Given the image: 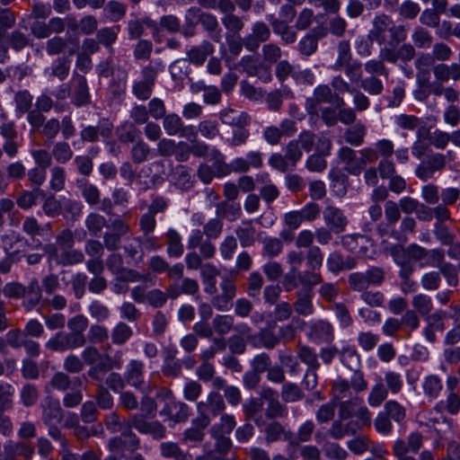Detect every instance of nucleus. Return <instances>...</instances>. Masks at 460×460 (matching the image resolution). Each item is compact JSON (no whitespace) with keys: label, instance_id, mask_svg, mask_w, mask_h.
<instances>
[{"label":"nucleus","instance_id":"cd10ccee","mask_svg":"<svg viewBox=\"0 0 460 460\" xmlns=\"http://www.w3.org/2000/svg\"><path fill=\"white\" fill-rule=\"evenodd\" d=\"M49 385L58 391L65 392L70 388L81 387L83 381L79 376L71 378L67 374L58 371L52 376Z\"/></svg>","mask_w":460,"mask_h":460},{"label":"nucleus","instance_id":"864d4df0","mask_svg":"<svg viewBox=\"0 0 460 460\" xmlns=\"http://www.w3.org/2000/svg\"><path fill=\"white\" fill-rule=\"evenodd\" d=\"M221 23L226 31V36L230 37L240 36V32L244 28L243 21L235 14L223 16L221 18Z\"/></svg>","mask_w":460,"mask_h":460},{"label":"nucleus","instance_id":"58836bf2","mask_svg":"<svg viewBox=\"0 0 460 460\" xmlns=\"http://www.w3.org/2000/svg\"><path fill=\"white\" fill-rule=\"evenodd\" d=\"M340 360L350 370H358L360 367V357L353 346H345L339 349Z\"/></svg>","mask_w":460,"mask_h":460},{"label":"nucleus","instance_id":"de8ad7c7","mask_svg":"<svg viewBox=\"0 0 460 460\" xmlns=\"http://www.w3.org/2000/svg\"><path fill=\"white\" fill-rule=\"evenodd\" d=\"M388 392L381 378L377 379L371 388L367 402L371 407L376 408L387 398Z\"/></svg>","mask_w":460,"mask_h":460},{"label":"nucleus","instance_id":"c9c22d12","mask_svg":"<svg viewBox=\"0 0 460 460\" xmlns=\"http://www.w3.org/2000/svg\"><path fill=\"white\" fill-rule=\"evenodd\" d=\"M343 420L340 418L335 420L330 429L328 430V434L334 439H341L345 436L353 435L357 432L358 427V424L354 421H349L346 424L342 423Z\"/></svg>","mask_w":460,"mask_h":460},{"label":"nucleus","instance_id":"052dcab7","mask_svg":"<svg viewBox=\"0 0 460 460\" xmlns=\"http://www.w3.org/2000/svg\"><path fill=\"white\" fill-rule=\"evenodd\" d=\"M297 358L307 365V368L319 369L320 367L315 350L307 345L298 346Z\"/></svg>","mask_w":460,"mask_h":460},{"label":"nucleus","instance_id":"c03bdc74","mask_svg":"<svg viewBox=\"0 0 460 460\" xmlns=\"http://www.w3.org/2000/svg\"><path fill=\"white\" fill-rule=\"evenodd\" d=\"M51 155L58 164H65L68 163L74 155V152L66 140L54 143Z\"/></svg>","mask_w":460,"mask_h":460},{"label":"nucleus","instance_id":"ddd939ff","mask_svg":"<svg viewBox=\"0 0 460 460\" xmlns=\"http://www.w3.org/2000/svg\"><path fill=\"white\" fill-rule=\"evenodd\" d=\"M75 53V49H69L68 55L58 57L51 65L43 70L44 76L49 81L58 78L60 82L65 81L69 75L72 59L70 56Z\"/></svg>","mask_w":460,"mask_h":460},{"label":"nucleus","instance_id":"5701e85b","mask_svg":"<svg viewBox=\"0 0 460 460\" xmlns=\"http://www.w3.org/2000/svg\"><path fill=\"white\" fill-rule=\"evenodd\" d=\"M392 20L385 14L376 15L372 22V29L368 31V37L378 45L382 46L386 43V33L390 29Z\"/></svg>","mask_w":460,"mask_h":460},{"label":"nucleus","instance_id":"e433bc0d","mask_svg":"<svg viewBox=\"0 0 460 460\" xmlns=\"http://www.w3.org/2000/svg\"><path fill=\"white\" fill-rule=\"evenodd\" d=\"M5 43L8 48L16 52L22 51L24 48L32 45V40L28 35L19 30H14L5 34Z\"/></svg>","mask_w":460,"mask_h":460},{"label":"nucleus","instance_id":"f03ea898","mask_svg":"<svg viewBox=\"0 0 460 460\" xmlns=\"http://www.w3.org/2000/svg\"><path fill=\"white\" fill-rule=\"evenodd\" d=\"M364 69L368 75L361 78L358 83L359 87L372 96L382 94L385 90V84L379 76L388 78L390 69L378 58L366 61Z\"/></svg>","mask_w":460,"mask_h":460},{"label":"nucleus","instance_id":"6ab92c4d","mask_svg":"<svg viewBox=\"0 0 460 460\" xmlns=\"http://www.w3.org/2000/svg\"><path fill=\"white\" fill-rule=\"evenodd\" d=\"M40 407L44 424L59 423L62 420L63 410L58 399L46 396L42 399Z\"/></svg>","mask_w":460,"mask_h":460},{"label":"nucleus","instance_id":"603ef678","mask_svg":"<svg viewBox=\"0 0 460 460\" xmlns=\"http://www.w3.org/2000/svg\"><path fill=\"white\" fill-rule=\"evenodd\" d=\"M119 27H103L96 31V39L100 45H103L106 49L112 50V45L118 39Z\"/></svg>","mask_w":460,"mask_h":460},{"label":"nucleus","instance_id":"f257e3e1","mask_svg":"<svg viewBox=\"0 0 460 460\" xmlns=\"http://www.w3.org/2000/svg\"><path fill=\"white\" fill-rule=\"evenodd\" d=\"M397 266L413 268V262H419L420 268L438 266L445 259L441 249L428 250L419 244L411 243L407 247L401 244H392L386 248Z\"/></svg>","mask_w":460,"mask_h":460},{"label":"nucleus","instance_id":"6e6552de","mask_svg":"<svg viewBox=\"0 0 460 460\" xmlns=\"http://www.w3.org/2000/svg\"><path fill=\"white\" fill-rule=\"evenodd\" d=\"M70 102L75 108L88 106L91 103V93L87 79L84 75L74 72L70 80Z\"/></svg>","mask_w":460,"mask_h":460},{"label":"nucleus","instance_id":"774afa93","mask_svg":"<svg viewBox=\"0 0 460 460\" xmlns=\"http://www.w3.org/2000/svg\"><path fill=\"white\" fill-rule=\"evenodd\" d=\"M283 249L282 241L277 237H265L262 240V255L268 258L279 256Z\"/></svg>","mask_w":460,"mask_h":460},{"label":"nucleus","instance_id":"680f3d73","mask_svg":"<svg viewBox=\"0 0 460 460\" xmlns=\"http://www.w3.org/2000/svg\"><path fill=\"white\" fill-rule=\"evenodd\" d=\"M387 392L392 394H399L403 387V380L400 373L388 370L385 373L384 379H382Z\"/></svg>","mask_w":460,"mask_h":460},{"label":"nucleus","instance_id":"473e14b6","mask_svg":"<svg viewBox=\"0 0 460 460\" xmlns=\"http://www.w3.org/2000/svg\"><path fill=\"white\" fill-rule=\"evenodd\" d=\"M166 252L171 258H180L184 252L181 234L173 228H169L165 234Z\"/></svg>","mask_w":460,"mask_h":460},{"label":"nucleus","instance_id":"72a5a7b5","mask_svg":"<svg viewBox=\"0 0 460 460\" xmlns=\"http://www.w3.org/2000/svg\"><path fill=\"white\" fill-rule=\"evenodd\" d=\"M162 457L173 458L174 460H192V456L181 450L180 446L172 441L162 442L159 445Z\"/></svg>","mask_w":460,"mask_h":460},{"label":"nucleus","instance_id":"dca6fc26","mask_svg":"<svg viewBox=\"0 0 460 460\" xmlns=\"http://www.w3.org/2000/svg\"><path fill=\"white\" fill-rule=\"evenodd\" d=\"M323 218L327 227L334 231V234L345 232L349 219L344 211L333 205H327L323 210Z\"/></svg>","mask_w":460,"mask_h":460},{"label":"nucleus","instance_id":"7ed1b4c3","mask_svg":"<svg viewBox=\"0 0 460 460\" xmlns=\"http://www.w3.org/2000/svg\"><path fill=\"white\" fill-rule=\"evenodd\" d=\"M164 68L163 60L155 58L141 69V79L135 81L132 85V93L137 99L146 101L151 97L156 77Z\"/></svg>","mask_w":460,"mask_h":460},{"label":"nucleus","instance_id":"0e129e2a","mask_svg":"<svg viewBox=\"0 0 460 460\" xmlns=\"http://www.w3.org/2000/svg\"><path fill=\"white\" fill-rule=\"evenodd\" d=\"M414 45L419 49H429L432 45L433 37L431 33L421 26H416L411 34Z\"/></svg>","mask_w":460,"mask_h":460},{"label":"nucleus","instance_id":"bb28decb","mask_svg":"<svg viewBox=\"0 0 460 460\" xmlns=\"http://www.w3.org/2000/svg\"><path fill=\"white\" fill-rule=\"evenodd\" d=\"M75 186L89 206L93 207L100 203L101 191L96 185L85 178H77L75 180Z\"/></svg>","mask_w":460,"mask_h":460},{"label":"nucleus","instance_id":"bf43d9fd","mask_svg":"<svg viewBox=\"0 0 460 460\" xmlns=\"http://www.w3.org/2000/svg\"><path fill=\"white\" fill-rule=\"evenodd\" d=\"M383 411L390 417L392 420L400 424L406 417V409L395 400L387 401Z\"/></svg>","mask_w":460,"mask_h":460},{"label":"nucleus","instance_id":"393cba45","mask_svg":"<svg viewBox=\"0 0 460 460\" xmlns=\"http://www.w3.org/2000/svg\"><path fill=\"white\" fill-rule=\"evenodd\" d=\"M190 414V409L189 405L181 401H172L160 411V415L166 416L167 419L174 422L186 421Z\"/></svg>","mask_w":460,"mask_h":460},{"label":"nucleus","instance_id":"0eeeda50","mask_svg":"<svg viewBox=\"0 0 460 460\" xmlns=\"http://www.w3.org/2000/svg\"><path fill=\"white\" fill-rule=\"evenodd\" d=\"M307 339L314 344H331L335 338L334 327L326 319H314L307 323Z\"/></svg>","mask_w":460,"mask_h":460},{"label":"nucleus","instance_id":"39448f33","mask_svg":"<svg viewBox=\"0 0 460 460\" xmlns=\"http://www.w3.org/2000/svg\"><path fill=\"white\" fill-rule=\"evenodd\" d=\"M43 251L47 255V261L51 267L56 266L68 267L80 264L84 261V254L82 251L74 249V247L58 248L54 243L44 244Z\"/></svg>","mask_w":460,"mask_h":460},{"label":"nucleus","instance_id":"a211bd4d","mask_svg":"<svg viewBox=\"0 0 460 460\" xmlns=\"http://www.w3.org/2000/svg\"><path fill=\"white\" fill-rule=\"evenodd\" d=\"M22 230L32 239V248H43L42 243L39 239H35V236L43 237L48 234L51 230V224H40L35 217L29 216L23 218Z\"/></svg>","mask_w":460,"mask_h":460},{"label":"nucleus","instance_id":"5fc2aeb1","mask_svg":"<svg viewBox=\"0 0 460 460\" xmlns=\"http://www.w3.org/2000/svg\"><path fill=\"white\" fill-rule=\"evenodd\" d=\"M33 97L28 90L18 91L14 94L15 112L18 117L29 112Z\"/></svg>","mask_w":460,"mask_h":460},{"label":"nucleus","instance_id":"2eb2a0df","mask_svg":"<svg viewBox=\"0 0 460 460\" xmlns=\"http://www.w3.org/2000/svg\"><path fill=\"white\" fill-rule=\"evenodd\" d=\"M261 396L267 402L265 416L267 419L274 420L283 418L287 415V408L279 402V393L274 389L264 386L261 388Z\"/></svg>","mask_w":460,"mask_h":460},{"label":"nucleus","instance_id":"3c124183","mask_svg":"<svg viewBox=\"0 0 460 460\" xmlns=\"http://www.w3.org/2000/svg\"><path fill=\"white\" fill-rule=\"evenodd\" d=\"M129 419L120 417L116 411L110 412L105 418V426L111 433H121L129 427Z\"/></svg>","mask_w":460,"mask_h":460},{"label":"nucleus","instance_id":"2f4dec72","mask_svg":"<svg viewBox=\"0 0 460 460\" xmlns=\"http://www.w3.org/2000/svg\"><path fill=\"white\" fill-rule=\"evenodd\" d=\"M367 135V128L361 121L354 123L344 131L343 137L347 144L353 146H360Z\"/></svg>","mask_w":460,"mask_h":460},{"label":"nucleus","instance_id":"338daca9","mask_svg":"<svg viewBox=\"0 0 460 460\" xmlns=\"http://www.w3.org/2000/svg\"><path fill=\"white\" fill-rule=\"evenodd\" d=\"M88 313L90 316L98 323L109 320L111 316L110 308L100 300H93L88 305Z\"/></svg>","mask_w":460,"mask_h":460},{"label":"nucleus","instance_id":"e2e57ef3","mask_svg":"<svg viewBox=\"0 0 460 460\" xmlns=\"http://www.w3.org/2000/svg\"><path fill=\"white\" fill-rule=\"evenodd\" d=\"M436 268H438L439 276L445 278L449 287H456L458 285V265L455 266L450 262L444 261Z\"/></svg>","mask_w":460,"mask_h":460},{"label":"nucleus","instance_id":"c756f323","mask_svg":"<svg viewBox=\"0 0 460 460\" xmlns=\"http://www.w3.org/2000/svg\"><path fill=\"white\" fill-rule=\"evenodd\" d=\"M200 24L203 30L208 33V36L217 43L222 41V29L219 26L217 18L216 15L210 13L203 12V15L200 21Z\"/></svg>","mask_w":460,"mask_h":460},{"label":"nucleus","instance_id":"a19ab883","mask_svg":"<svg viewBox=\"0 0 460 460\" xmlns=\"http://www.w3.org/2000/svg\"><path fill=\"white\" fill-rule=\"evenodd\" d=\"M324 35V31L319 32L317 36L311 33L305 35L297 44L299 53L305 57H309L314 54L318 49V38H322Z\"/></svg>","mask_w":460,"mask_h":460},{"label":"nucleus","instance_id":"a18cd8bd","mask_svg":"<svg viewBox=\"0 0 460 460\" xmlns=\"http://www.w3.org/2000/svg\"><path fill=\"white\" fill-rule=\"evenodd\" d=\"M216 208V213L219 219L226 218L231 222L236 220L242 214L239 204L228 203L226 201L217 203Z\"/></svg>","mask_w":460,"mask_h":460},{"label":"nucleus","instance_id":"a878e982","mask_svg":"<svg viewBox=\"0 0 460 460\" xmlns=\"http://www.w3.org/2000/svg\"><path fill=\"white\" fill-rule=\"evenodd\" d=\"M215 51L214 45L208 40L200 42L199 45L190 47L187 51L188 60L197 66H202L208 56L212 55Z\"/></svg>","mask_w":460,"mask_h":460},{"label":"nucleus","instance_id":"9d476101","mask_svg":"<svg viewBox=\"0 0 460 460\" xmlns=\"http://www.w3.org/2000/svg\"><path fill=\"white\" fill-rule=\"evenodd\" d=\"M415 56V49L410 43H404L399 48L383 46L378 54V58L384 64L385 62L396 65L399 61L407 63Z\"/></svg>","mask_w":460,"mask_h":460},{"label":"nucleus","instance_id":"f704fd0d","mask_svg":"<svg viewBox=\"0 0 460 460\" xmlns=\"http://www.w3.org/2000/svg\"><path fill=\"white\" fill-rule=\"evenodd\" d=\"M219 118L223 124L232 127L236 125H249L251 120L247 113L233 109L222 110L220 111Z\"/></svg>","mask_w":460,"mask_h":460},{"label":"nucleus","instance_id":"6e6d98bb","mask_svg":"<svg viewBox=\"0 0 460 460\" xmlns=\"http://www.w3.org/2000/svg\"><path fill=\"white\" fill-rule=\"evenodd\" d=\"M69 281L74 296L76 299H81L85 294L86 285H88V277L84 272L77 271L72 273Z\"/></svg>","mask_w":460,"mask_h":460},{"label":"nucleus","instance_id":"f3484780","mask_svg":"<svg viewBox=\"0 0 460 460\" xmlns=\"http://www.w3.org/2000/svg\"><path fill=\"white\" fill-rule=\"evenodd\" d=\"M219 287L221 294L213 296L211 303L217 310L225 312L230 308L232 300L236 296V287L227 277L222 278Z\"/></svg>","mask_w":460,"mask_h":460},{"label":"nucleus","instance_id":"9b49d317","mask_svg":"<svg viewBox=\"0 0 460 460\" xmlns=\"http://www.w3.org/2000/svg\"><path fill=\"white\" fill-rule=\"evenodd\" d=\"M113 130V124L105 118L99 119L96 126L86 125L83 126L80 130L81 142L83 143H95L98 142L100 137L109 138Z\"/></svg>","mask_w":460,"mask_h":460},{"label":"nucleus","instance_id":"4c0bfd02","mask_svg":"<svg viewBox=\"0 0 460 460\" xmlns=\"http://www.w3.org/2000/svg\"><path fill=\"white\" fill-rule=\"evenodd\" d=\"M234 232L242 247H249L255 242L256 230L251 220L242 221L241 226L236 227Z\"/></svg>","mask_w":460,"mask_h":460},{"label":"nucleus","instance_id":"1a4fd4ad","mask_svg":"<svg viewBox=\"0 0 460 460\" xmlns=\"http://www.w3.org/2000/svg\"><path fill=\"white\" fill-rule=\"evenodd\" d=\"M446 166V155L441 153H431L415 168V175L422 181L433 178L436 172L442 171Z\"/></svg>","mask_w":460,"mask_h":460},{"label":"nucleus","instance_id":"8fccbe9b","mask_svg":"<svg viewBox=\"0 0 460 460\" xmlns=\"http://www.w3.org/2000/svg\"><path fill=\"white\" fill-rule=\"evenodd\" d=\"M278 358L281 366L287 367L291 376H296L300 372L299 363L294 357L291 349L288 348L279 349Z\"/></svg>","mask_w":460,"mask_h":460},{"label":"nucleus","instance_id":"7c9ffc66","mask_svg":"<svg viewBox=\"0 0 460 460\" xmlns=\"http://www.w3.org/2000/svg\"><path fill=\"white\" fill-rule=\"evenodd\" d=\"M265 439L268 443L276 442L279 440L288 441L292 438V431L286 430L285 428L278 421H271L268 423L264 429Z\"/></svg>","mask_w":460,"mask_h":460},{"label":"nucleus","instance_id":"ea45409f","mask_svg":"<svg viewBox=\"0 0 460 460\" xmlns=\"http://www.w3.org/2000/svg\"><path fill=\"white\" fill-rule=\"evenodd\" d=\"M443 388L442 380L436 375L426 376L422 383V389L425 396L429 400H435L438 397Z\"/></svg>","mask_w":460,"mask_h":460},{"label":"nucleus","instance_id":"4468645a","mask_svg":"<svg viewBox=\"0 0 460 460\" xmlns=\"http://www.w3.org/2000/svg\"><path fill=\"white\" fill-rule=\"evenodd\" d=\"M270 27L264 22H255L251 27V32L243 38V47L251 52L257 51L261 43L270 38Z\"/></svg>","mask_w":460,"mask_h":460},{"label":"nucleus","instance_id":"69168bd1","mask_svg":"<svg viewBox=\"0 0 460 460\" xmlns=\"http://www.w3.org/2000/svg\"><path fill=\"white\" fill-rule=\"evenodd\" d=\"M297 280L303 287L301 288H310L323 282V279L316 270H298L296 273Z\"/></svg>","mask_w":460,"mask_h":460},{"label":"nucleus","instance_id":"49530a36","mask_svg":"<svg viewBox=\"0 0 460 460\" xmlns=\"http://www.w3.org/2000/svg\"><path fill=\"white\" fill-rule=\"evenodd\" d=\"M132 328L124 322H119L111 329V342L119 346L123 345L132 337Z\"/></svg>","mask_w":460,"mask_h":460},{"label":"nucleus","instance_id":"4d7b16f0","mask_svg":"<svg viewBox=\"0 0 460 460\" xmlns=\"http://www.w3.org/2000/svg\"><path fill=\"white\" fill-rule=\"evenodd\" d=\"M68 49V40L66 38L56 35L47 40L45 50L49 56H56L65 53Z\"/></svg>","mask_w":460,"mask_h":460},{"label":"nucleus","instance_id":"412c9836","mask_svg":"<svg viewBox=\"0 0 460 460\" xmlns=\"http://www.w3.org/2000/svg\"><path fill=\"white\" fill-rule=\"evenodd\" d=\"M46 349L51 351L64 352L68 349L82 348L83 346L68 332H58L45 344Z\"/></svg>","mask_w":460,"mask_h":460},{"label":"nucleus","instance_id":"f8f14e48","mask_svg":"<svg viewBox=\"0 0 460 460\" xmlns=\"http://www.w3.org/2000/svg\"><path fill=\"white\" fill-rule=\"evenodd\" d=\"M124 377L127 385L145 393L146 384L145 381V364L139 359H130L125 367Z\"/></svg>","mask_w":460,"mask_h":460},{"label":"nucleus","instance_id":"b1692460","mask_svg":"<svg viewBox=\"0 0 460 460\" xmlns=\"http://www.w3.org/2000/svg\"><path fill=\"white\" fill-rule=\"evenodd\" d=\"M296 299L293 303L294 311L301 316H310L314 313L313 304L314 291L310 288H300L296 292Z\"/></svg>","mask_w":460,"mask_h":460},{"label":"nucleus","instance_id":"c85d7f7f","mask_svg":"<svg viewBox=\"0 0 460 460\" xmlns=\"http://www.w3.org/2000/svg\"><path fill=\"white\" fill-rule=\"evenodd\" d=\"M89 325L87 317L84 314H76L67 321V327L70 331L68 332L84 347L86 343V339L84 335V331Z\"/></svg>","mask_w":460,"mask_h":460},{"label":"nucleus","instance_id":"20e7f679","mask_svg":"<svg viewBox=\"0 0 460 460\" xmlns=\"http://www.w3.org/2000/svg\"><path fill=\"white\" fill-rule=\"evenodd\" d=\"M225 409L226 403L223 396L216 391H211L205 400L199 401L196 404L197 422L201 427H208L211 420L222 414Z\"/></svg>","mask_w":460,"mask_h":460},{"label":"nucleus","instance_id":"4be33fe9","mask_svg":"<svg viewBox=\"0 0 460 460\" xmlns=\"http://www.w3.org/2000/svg\"><path fill=\"white\" fill-rule=\"evenodd\" d=\"M270 24L273 33L280 37V40L285 45H290L296 42L297 35L296 31L288 24L278 19L274 14L266 16Z\"/></svg>","mask_w":460,"mask_h":460},{"label":"nucleus","instance_id":"79ce46f5","mask_svg":"<svg viewBox=\"0 0 460 460\" xmlns=\"http://www.w3.org/2000/svg\"><path fill=\"white\" fill-rule=\"evenodd\" d=\"M334 71H343L351 83H359L362 78V64L358 59H351L333 68Z\"/></svg>","mask_w":460,"mask_h":460},{"label":"nucleus","instance_id":"aec40b11","mask_svg":"<svg viewBox=\"0 0 460 460\" xmlns=\"http://www.w3.org/2000/svg\"><path fill=\"white\" fill-rule=\"evenodd\" d=\"M339 163L344 165L345 172L351 175L358 176L362 172L359 157L357 152L348 146H341L337 153Z\"/></svg>","mask_w":460,"mask_h":460},{"label":"nucleus","instance_id":"423d86ee","mask_svg":"<svg viewBox=\"0 0 460 460\" xmlns=\"http://www.w3.org/2000/svg\"><path fill=\"white\" fill-rule=\"evenodd\" d=\"M322 103L335 105L337 108L345 105L344 99L332 92L328 84H319L313 92V96L305 99V109L309 114H316Z\"/></svg>","mask_w":460,"mask_h":460},{"label":"nucleus","instance_id":"37998d69","mask_svg":"<svg viewBox=\"0 0 460 460\" xmlns=\"http://www.w3.org/2000/svg\"><path fill=\"white\" fill-rule=\"evenodd\" d=\"M132 162L135 164H142L149 158L154 157L152 149L143 139H138L130 149Z\"/></svg>","mask_w":460,"mask_h":460},{"label":"nucleus","instance_id":"09e8293b","mask_svg":"<svg viewBox=\"0 0 460 460\" xmlns=\"http://www.w3.org/2000/svg\"><path fill=\"white\" fill-rule=\"evenodd\" d=\"M209 159L212 163V169L217 177H223L230 173L229 164L225 162V155L217 148L213 147L209 153Z\"/></svg>","mask_w":460,"mask_h":460},{"label":"nucleus","instance_id":"13d9d810","mask_svg":"<svg viewBox=\"0 0 460 460\" xmlns=\"http://www.w3.org/2000/svg\"><path fill=\"white\" fill-rule=\"evenodd\" d=\"M213 331L219 336L229 333L234 327V317L230 314H217L212 321Z\"/></svg>","mask_w":460,"mask_h":460}]
</instances>
